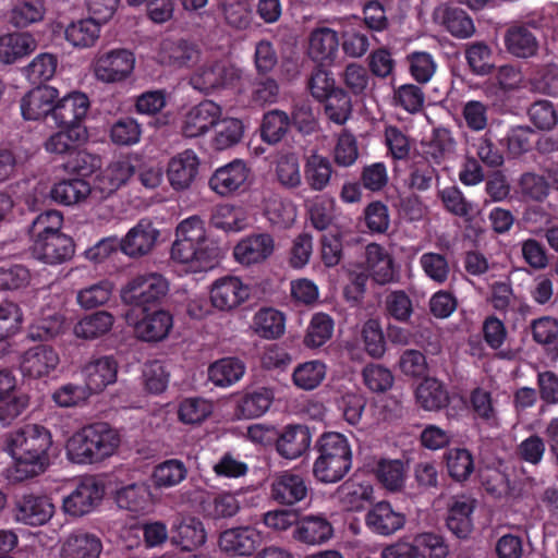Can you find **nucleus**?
<instances>
[{"label":"nucleus","instance_id":"obj_1","mask_svg":"<svg viewBox=\"0 0 558 558\" xmlns=\"http://www.w3.org/2000/svg\"><path fill=\"white\" fill-rule=\"evenodd\" d=\"M7 450L14 460V478L24 481L46 471L52 446L50 430L39 424H25L7 435Z\"/></svg>","mask_w":558,"mask_h":558},{"label":"nucleus","instance_id":"obj_2","mask_svg":"<svg viewBox=\"0 0 558 558\" xmlns=\"http://www.w3.org/2000/svg\"><path fill=\"white\" fill-rule=\"evenodd\" d=\"M317 457L313 474L322 483L340 482L352 468V450L348 438L337 432L322 434L315 442Z\"/></svg>","mask_w":558,"mask_h":558},{"label":"nucleus","instance_id":"obj_3","mask_svg":"<svg viewBox=\"0 0 558 558\" xmlns=\"http://www.w3.org/2000/svg\"><path fill=\"white\" fill-rule=\"evenodd\" d=\"M119 442V435L107 423H95L68 439L66 454L74 463L90 464L110 457Z\"/></svg>","mask_w":558,"mask_h":558},{"label":"nucleus","instance_id":"obj_4","mask_svg":"<svg viewBox=\"0 0 558 558\" xmlns=\"http://www.w3.org/2000/svg\"><path fill=\"white\" fill-rule=\"evenodd\" d=\"M169 290L168 281L157 272L132 278L121 290L122 301L131 306L149 310L157 307Z\"/></svg>","mask_w":558,"mask_h":558},{"label":"nucleus","instance_id":"obj_5","mask_svg":"<svg viewBox=\"0 0 558 558\" xmlns=\"http://www.w3.org/2000/svg\"><path fill=\"white\" fill-rule=\"evenodd\" d=\"M90 102L88 97L82 92H72L54 100L50 125L54 128H65L69 130L86 134L87 129L84 124Z\"/></svg>","mask_w":558,"mask_h":558},{"label":"nucleus","instance_id":"obj_6","mask_svg":"<svg viewBox=\"0 0 558 558\" xmlns=\"http://www.w3.org/2000/svg\"><path fill=\"white\" fill-rule=\"evenodd\" d=\"M242 74V70L233 64L214 62L197 69L190 77V84L194 89L209 94L218 88L234 87Z\"/></svg>","mask_w":558,"mask_h":558},{"label":"nucleus","instance_id":"obj_7","mask_svg":"<svg viewBox=\"0 0 558 558\" xmlns=\"http://www.w3.org/2000/svg\"><path fill=\"white\" fill-rule=\"evenodd\" d=\"M134 66V53L125 48H117L100 53L96 58L94 73L102 83H120L131 76Z\"/></svg>","mask_w":558,"mask_h":558},{"label":"nucleus","instance_id":"obj_8","mask_svg":"<svg viewBox=\"0 0 558 558\" xmlns=\"http://www.w3.org/2000/svg\"><path fill=\"white\" fill-rule=\"evenodd\" d=\"M104 495V486L94 476H87L82 478L75 488L63 497L62 507L69 515L83 517L100 504Z\"/></svg>","mask_w":558,"mask_h":558},{"label":"nucleus","instance_id":"obj_9","mask_svg":"<svg viewBox=\"0 0 558 558\" xmlns=\"http://www.w3.org/2000/svg\"><path fill=\"white\" fill-rule=\"evenodd\" d=\"M448 546L444 538L434 533H423L415 538V545L398 543L383 551V558H445Z\"/></svg>","mask_w":558,"mask_h":558},{"label":"nucleus","instance_id":"obj_10","mask_svg":"<svg viewBox=\"0 0 558 558\" xmlns=\"http://www.w3.org/2000/svg\"><path fill=\"white\" fill-rule=\"evenodd\" d=\"M171 257L179 263L190 264L194 270L203 271L217 264L219 247L198 245L177 236L171 247Z\"/></svg>","mask_w":558,"mask_h":558},{"label":"nucleus","instance_id":"obj_11","mask_svg":"<svg viewBox=\"0 0 558 558\" xmlns=\"http://www.w3.org/2000/svg\"><path fill=\"white\" fill-rule=\"evenodd\" d=\"M250 289L235 276L215 280L210 289V302L219 311L229 312L248 299Z\"/></svg>","mask_w":558,"mask_h":558},{"label":"nucleus","instance_id":"obj_12","mask_svg":"<svg viewBox=\"0 0 558 558\" xmlns=\"http://www.w3.org/2000/svg\"><path fill=\"white\" fill-rule=\"evenodd\" d=\"M59 90L52 86L43 85L31 89L21 99V113L25 120H44L50 125V118L54 100Z\"/></svg>","mask_w":558,"mask_h":558},{"label":"nucleus","instance_id":"obj_13","mask_svg":"<svg viewBox=\"0 0 558 558\" xmlns=\"http://www.w3.org/2000/svg\"><path fill=\"white\" fill-rule=\"evenodd\" d=\"M13 512L17 522L40 526L51 519L54 506L47 496L25 494L16 499Z\"/></svg>","mask_w":558,"mask_h":558},{"label":"nucleus","instance_id":"obj_14","mask_svg":"<svg viewBox=\"0 0 558 558\" xmlns=\"http://www.w3.org/2000/svg\"><path fill=\"white\" fill-rule=\"evenodd\" d=\"M222 114L221 107L213 100H203L193 106L185 114L182 133L185 137L194 138L207 133L216 126Z\"/></svg>","mask_w":558,"mask_h":558},{"label":"nucleus","instance_id":"obj_15","mask_svg":"<svg viewBox=\"0 0 558 558\" xmlns=\"http://www.w3.org/2000/svg\"><path fill=\"white\" fill-rule=\"evenodd\" d=\"M142 312V318L134 326L137 339L150 343L165 340L173 327L171 313L162 308H149Z\"/></svg>","mask_w":558,"mask_h":558},{"label":"nucleus","instance_id":"obj_16","mask_svg":"<svg viewBox=\"0 0 558 558\" xmlns=\"http://www.w3.org/2000/svg\"><path fill=\"white\" fill-rule=\"evenodd\" d=\"M59 363V354L51 345L39 344L23 353L20 367L24 376L37 379L49 376Z\"/></svg>","mask_w":558,"mask_h":558},{"label":"nucleus","instance_id":"obj_17","mask_svg":"<svg viewBox=\"0 0 558 558\" xmlns=\"http://www.w3.org/2000/svg\"><path fill=\"white\" fill-rule=\"evenodd\" d=\"M32 251L39 260L46 264L57 265L72 258L75 252V245L72 238L60 232L35 240L32 245Z\"/></svg>","mask_w":558,"mask_h":558},{"label":"nucleus","instance_id":"obj_18","mask_svg":"<svg viewBox=\"0 0 558 558\" xmlns=\"http://www.w3.org/2000/svg\"><path fill=\"white\" fill-rule=\"evenodd\" d=\"M251 169L243 160L235 159L219 167L210 177L209 187L220 196H229L239 191L247 181Z\"/></svg>","mask_w":558,"mask_h":558},{"label":"nucleus","instance_id":"obj_19","mask_svg":"<svg viewBox=\"0 0 558 558\" xmlns=\"http://www.w3.org/2000/svg\"><path fill=\"white\" fill-rule=\"evenodd\" d=\"M405 520V514L386 500L373 505L365 515L367 527L381 536H389L401 530Z\"/></svg>","mask_w":558,"mask_h":558},{"label":"nucleus","instance_id":"obj_20","mask_svg":"<svg viewBox=\"0 0 558 558\" xmlns=\"http://www.w3.org/2000/svg\"><path fill=\"white\" fill-rule=\"evenodd\" d=\"M308 487L305 478L292 471L279 473L270 486V497L280 505L292 506L307 497Z\"/></svg>","mask_w":558,"mask_h":558},{"label":"nucleus","instance_id":"obj_21","mask_svg":"<svg viewBox=\"0 0 558 558\" xmlns=\"http://www.w3.org/2000/svg\"><path fill=\"white\" fill-rule=\"evenodd\" d=\"M262 542L260 533L253 526L225 530L219 536V547L231 556H251Z\"/></svg>","mask_w":558,"mask_h":558},{"label":"nucleus","instance_id":"obj_22","mask_svg":"<svg viewBox=\"0 0 558 558\" xmlns=\"http://www.w3.org/2000/svg\"><path fill=\"white\" fill-rule=\"evenodd\" d=\"M159 236V230L148 219H141L120 242L121 251L130 257L146 255Z\"/></svg>","mask_w":558,"mask_h":558},{"label":"nucleus","instance_id":"obj_23","mask_svg":"<svg viewBox=\"0 0 558 558\" xmlns=\"http://www.w3.org/2000/svg\"><path fill=\"white\" fill-rule=\"evenodd\" d=\"M199 160L192 149H185L168 162L167 178L171 187L183 191L191 186L198 173Z\"/></svg>","mask_w":558,"mask_h":558},{"label":"nucleus","instance_id":"obj_24","mask_svg":"<svg viewBox=\"0 0 558 558\" xmlns=\"http://www.w3.org/2000/svg\"><path fill=\"white\" fill-rule=\"evenodd\" d=\"M275 241L268 233H257L242 239L233 248V256L242 265L266 260L274 252Z\"/></svg>","mask_w":558,"mask_h":558},{"label":"nucleus","instance_id":"obj_25","mask_svg":"<svg viewBox=\"0 0 558 558\" xmlns=\"http://www.w3.org/2000/svg\"><path fill=\"white\" fill-rule=\"evenodd\" d=\"M366 263L373 280L380 286L398 282L400 275L392 256L377 243L366 246Z\"/></svg>","mask_w":558,"mask_h":558},{"label":"nucleus","instance_id":"obj_26","mask_svg":"<svg viewBox=\"0 0 558 558\" xmlns=\"http://www.w3.org/2000/svg\"><path fill=\"white\" fill-rule=\"evenodd\" d=\"M475 507L476 500L466 496L454 497L450 502L446 525L458 538L464 539L471 534Z\"/></svg>","mask_w":558,"mask_h":558},{"label":"nucleus","instance_id":"obj_27","mask_svg":"<svg viewBox=\"0 0 558 558\" xmlns=\"http://www.w3.org/2000/svg\"><path fill=\"white\" fill-rule=\"evenodd\" d=\"M83 374L88 390L93 393H98L107 386L116 383L118 362L111 355L93 359L84 366Z\"/></svg>","mask_w":558,"mask_h":558},{"label":"nucleus","instance_id":"obj_28","mask_svg":"<svg viewBox=\"0 0 558 558\" xmlns=\"http://www.w3.org/2000/svg\"><path fill=\"white\" fill-rule=\"evenodd\" d=\"M311 441L312 435L306 425H288L276 440V450L282 458L293 460L306 452Z\"/></svg>","mask_w":558,"mask_h":558},{"label":"nucleus","instance_id":"obj_29","mask_svg":"<svg viewBox=\"0 0 558 558\" xmlns=\"http://www.w3.org/2000/svg\"><path fill=\"white\" fill-rule=\"evenodd\" d=\"M104 545L101 538L90 532L75 531L62 543L61 558H100Z\"/></svg>","mask_w":558,"mask_h":558},{"label":"nucleus","instance_id":"obj_30","mask_svg":"<svg viewBox=\"0 0 558 558\" xmlns=\"http://www.w3.org/2000/svg\"><path fill=\"white\" fill-rule=\"evenodd\" d=\"M339 50L338 33L329 27L312 31L308 41L310 58L322 65L331 64Z\"/></svg>","mask_w":558,"mask_h":558},{"label":"nucleus","instance_id":"obj_31","mask_svg":"<svg viewBox=\"0 0 558 558\" xmlns=\"http://www.w3.org/2000/svg\"><path fill=\"white\" fill-rule=\"evenodd\" d=\"M333 536L332 524L323 514L304 515L294 527L293 537L308 545H322Z\"/></svg>","mask_w":558,"mask_h":558},{"label":"nucleus","instance_id":"obj_32","mask_svg":"<svg viewBox=\"0 0 558 558\" xmlns=\"http://www.w3.org/2000/svg\"><path fill=\"white\" fill-rule=\"evenodd\" d=\"M170 541L182 550L192 551L196 549L206 541V532L203 522L194 517L182 518L178 523L172 525Z\"/></svg>","mask_w":558,"mask_h":558},{"label":"nucleus","instance_id":"obj_33","mask_svg":"<svg viewBox=\"0 0 558 558\" xmlns=\"http://www.w3.org/2000/svg\"><path fill=\"white\" fill-rule=\"evenodd\" d=\"M37 40L29 33H10L0 36V62L13 64L33 53Z\"/></svg>","mask_w":558,"mask_h":558},{"label":"nucleus","instance_id":"obj_34","mask_svg":"<svg viewBox=\"0 0 558 558\" xmlns=\"http://www.w3.org/2000/svg\"><path fill=\"white\" fill-rule=\"evenodd\" d=\"M333 168L329 158L316 153L305 159L303 175L305 183L312 191L322 192L330 183Z\"/></svg>","mask_w":558,"mask_h":558},{"label":"nucleus","instance_id":"obj_35","mask_svg":"<svg viewBox=\"0 0 558 558\" xmlns=\"http://www.w3.org/2000/svg\"><path fill=\"white\" fill-rule=\"evenodd\" d=\"M101 21L93 15L71 22L65 31V39L76 48L93 47L100 36Z\"/></svg>","mask_w":558,"mask_h":558},{"label":"nucleus","instance_id":"obj_36","mask_svg":"<svg viewBox=\"0 0 558 558\" xmlns=\"http://www.w3.org/2000/svg\"><path fill=\"white\" fill-rule=\"evenodd\" d=\"M245 364L238 357L220 359L208 367V378L217 387H230L245 373Z\"/></svg>","mask_w":558,"mask_h":558},{"label":"nucleus","instance_id":"obj_37","mask_svg":"<svg viewBox=\"0 0 558 558\" xmlns=\"http://www.w3.org/2000/svg\"><path fill=\"white\" fill-rule=\"evenodd\" d=\"M444 461L450 478L457 483H463L474 472V458L466 448H449L444 453Z\"/></svg>","mask_w":558,"mask_h":558},{"label":"nucleus","instance_id":"obj_38","mask_svg":"<svg viewBox=\"0 0 558 558\" xmlns=\"http://www.w3.org/2000/svg\"><path fill=\"white\" fill-rule=\"evenodd\" d=\"M90 191V184L86 180L69 178L54 183L50 196L61 205L71 206L84 201Z\"/></svg>","mask_w":558,"mask_h":558},{"label":"nucleus","instance_id":"obj_39","mask_svg":"<svg viewBox=\"0 0 558 558\" xmlns=\"http://www.w3.org/2000/svg\"><path fill=\"white\" fill-rule=\"evenodd\" d=\"M327 366L320 360L300 363L292 373L293 385L304 391L318 388L326 378Z\"/></svg>","mask_w":558,"mask_h":558},{"label":"nucleus","instance_id":"obj_40","mask_svg":"<svg viewBox=\"0 0 558 558\" xmlns=\"http://www.w3.org/2000/svg\"><path fill=\"white\" fill-rule=\"evenodd\" d=\"M507 50L518 58H529L537 51L538 43L535 35L526 26H512L505 36Z\"/></svg>","mask_w":558,"mask_h":558},{"label":"nucleus","instance_id":"obj_41","mask_svg":"<svg viewBox=\"0 0 558 558\" xmlns=\"http://www.w3.org/2000/svg\"><path fill=\"white\" fill-rule=\"evenodd\" d=\"M254 331L264 339H277L286 329L284 315L272 307L260 308L253 318Z\"/></svg>","mask_w":558,"mask_h":558},{"label":"nucleus","instance_id":"obj_42","mask_svg":"<svg viewBox=\"0 0 558 558\" xmlns=\"http://www.w3.org/2000/svg\"><path fill=\"white\" fill-rule=\"evenodd\" d=\"M113 322L109 312L98 311L82 317L74 326V333L82 339H96L109 332Z\"/></svg>","mask_w":558,"mask_h":558},{"label":"nucleus","instance_id":"obj_43","mask_svg":"<svg viewBox=\"0 0 558 558\" xmlns=\"http://www.w3.org/2000/svg\"><path fill=\"white\" fill-rule=\"evenodd\" d=\"M319 102L324 104V111L328 120L338 125H343L352 114L351 97L341 87H338L326 98H322Z\"/></svg>","mask_w":558,"mask_h":558},{"label":"nucleus","instance_id":"obj_44","mask_svg":"<svg viewBox=\"0 0 558 558\" xmlns=\"http://www.w3.org/2000/svg\"><path fill=\"white\" fill-rule=\"evenodd\" d=\"M199 57L197 45L185 39L163 45V58L167 64L175 68L192 66Z\"/></svg>","mask_w":558,"mask_h":558},{"label":"nucleus","instance_id":"obj_45","mask_svg":"<svg viewBox=\"0 0 558 558\" xmlns=\"http://www.w3.org/2000/svg\"><path fill=\"white\" fill-rule=\"evenodd\" d=\"M375 474L383 487L389 492H400L405 484V468L401 460L380 459Z\"/></svg>","mask_w":558,"mask_h":558},{"label":"nucleus","instance_id":"obj_46","mask_svg":"<svg viewBox=\"0 0 558 558\" xmlns=\"http://www.w3.org/2000/svg\"><path fill=\"white\" fill-rule=\"evenodd\" d=\"M64 318L59 313H43L28 327L27 338L33 341H49L63 331Z\"/></svg>","mask_w":558,"mask_h":558},{"label":"nucleus","instance_id":"obj_47","mask_svg":"<svg viewBox=\"0 0 558 558\" xmlns=\"http://www.w3.org/2000/svg\"><path fill=\"white\" fill-rule=\"evenodd\" d=\"M274 400L272 390L260 388L244 395L238 404V412L244 418L262 416L271 405Z\"/></svg>","mask_w":558,"mask_h":558},{"label":"nucleus","instance_id":"obj_48","mask_svg":"<svg viewBox=\"0 0 558 558\" xmlns=\"http://www.w3.org/2000/svg\"><path fill=\"white\" fill-rule=\"evenodd\" d=\"M465 59L471 72L475 75L485 76L495 69L493 51L483 41L469 44L465 49Z\"/></svg>","mask_w":558,"mask_h":558},{"label":"nucleus","instance_id":"obj_49","mask_svg":"<svg viewBox=\"0 0 558 558\" xmlns=\"http://www.w3.org/2000/svg\"><path fill=\"white\" fill-rule=\"evenodd\" d=\"M420 405L427 411H437L447 407L449 396L440 381L425 379L416 389Z\"/></svg>","mask_w":558,"mask_h":558},{"label":"nucleus","instance_id":"obj_50","mask_svg":"<svg viewBox=\"0 0 558 558\" xmlns=\"http://www.w3.org/2000/svg\"><path fill=\"white\" fill-rule=\"evenodd\" d=\"M187 475L185 464L178 459L166 460L155 466L153 483L157 488H169L179 485Z\"/></svg>","mask_w":558,"mask_h":558},{"label":"nucleus","instance_id":"obj_51","mask_svg":"<svg viewBox=\"0 0 558 558\" xmlns=\"http://www.w3.org/2000/svg\"><path fill=\"white\" fill-rule=\"evenodd\" d=\"M291 125L290 117L281 110H271L264 114L260 126V135L268 144L279 143L287 134Z\"/></svg>","mask_w":558,"mask_h":558},{"label":"nucleus","instance_id":"obj_52","mask_svg":"<svg viewBox=\"0 0 558 558\" xmlns=\"http://www.w3.org/2000/svg\"><path fill=\"white\" fill-rule=\"evenodd\" d=\"M533 340L547 347L554 357L558 356V320L549 316H543L531 323Z\"/></svg>","mask_w":558,"mask_h":558},{"label":"nucleus","instance_id":"obj_53","mask_svg":"<svg viewBox=\"0 0 558 558\" xmlns=\"http://www.w3.org/2000/svg\"><path fill=\"white\" fill-rule=\"evenodd\" d=\"M333 319L325 313L313 315L304 337V344L307 348L316 349L324 345L332 336Z\"/></svg>","mask_w":558,"mask_h":558},{"label":"nucleus","instance_id":"obj_54","mask_svg":"<svg viewBox=\"0 0 558 558\" xmlns=\"http://www.w3.org/2000/svg\"><path fill=\"white\" fill-rule=\"evenodd\" d=\"M58 131L52 133L45 142L44 147L49 154H71L78 144L87 138L86 134L80 133L65 128H57Z\"/></svg>","mask_w":558,"mask_h":558},{"label":"nucleus","instance_id":"obj_55","mask_svg":"<svg viewBox=\"0 0 558 558\" xmlns=\"http://www.w3.org/2000/svg\"><path fill=\"white\" fill-rule=\"evenodd\" d=\"M385 313L388 318L408 324L413 315V303L403 290H393L385 296Z\"/></svg>","mask_w":558,"mask_h":558},{"label":"nucleus","instance_id":"obj_56","mask_svg":"<svg viewBox=\"0 0 558 558\" xmlns=\"http://www.w3.org/2000/svg\"><path fill=\"white\" fill-rule=\"evenodd\" d=\"M227 24L235 29H246L253 21V11L248 0H221Z\"/></svg>","mask_w":558,"mask_h":558},{"label":"nucleus","instance_id":"obj_57","mask_svg":"<svg viewBox=\"0 0 558 558\" xmlns=\"http://www.w3.org/2000/svg\"><path fill=\"white\" fill-rule=\"evenodd\" d=\"M362 342L365 352L373 359H380L387 350L386 337L380 323L377 319H368L364 323L361 331Z\"/></svg>","mask_w":558,"mask_h":558},{"label":"nucleus","instance_id":"obj_58","mask_svg":"<svg viewBox=\"0 0 558 558\" xmlns=\"http://www.w3.org/2000/svg\"><path fill=\"white\" fill-rule=\"evenodd\" d=\"M210 226L226 232H238L245 228L246 220L241 208L231 205L218 206L210 217Z\"/></svg>","mask_w":558,"mask_h":558},{"label":"nucleus","instance_id":"obj_59","mask_svg":"<svg viewBox=\"0 0 558 558\" xmlns=\"http://www.w3.org/2000/svg\"><path fill=\"white\" fill-rule=\"evenodd\" d=\"M213 413V404L204 398L183 399L178 409V417L184 424H201Z\"/></svg>","mask_w":558,"mask_h":558},{"label":"nucleus","instance_id":"obj_60","mask_svg":"<svg viewBox=\"0 0 558 558\" xmlns=\"http://www.w3.org/2000/svg\"><path fill=\"white\" fill-rule=\"evenodd\" d=\"M425 93L415 84H402L393 89V104L411 114L424 109Z\"/></svg>","mask_w":558,"mask_h":558},{"label":"nucleus","instance_id":"obj_61","mask_svg":"<svg viewBox=\"0 0 558 558\" xmlns=\"http://www.w3.org/2000/svg\"><path fill=\"white\" fill-rule=\"evenodd\" d=\"M57 65L58 60L54 54L40 53L25 68V74L32 84L43 86L53 77Z\"/></svg>","mask_w":558,"mask_h":558},{"label":"nucleus","instance_id":"obj_62","mask_svg":"<svg viewBox=\"0 0 558 558\" xmlns=\"http://www.w3.org/2000/svg\"><path fill=\"white\" fill-rule=\"evenodd\" d=\"M442 19L445 27L454 37L468 38L475 31L472 19L460 8L447 7Z\"/></svg>","mask_w":558,"mask_h":558},{"label":"nucleus","instance_id":"obj_63","mask_svg":"<svg viewBox=\"0 0 558 558\" xmlns=\"http://www.w3.org/2000/svg\"><path fill=\"white\" fill-rule=\"evenodd\" d=\"M409 72L418 84L428 83L436 72L437 63L426 51H413L407 57Z\"/></svg>","mask_w":558,"mask_h":558},{"label":"nucleus","instance_id":"obj_64","mask_svg":"<svg viewBox=\"0 0 558 558\" xmlns=\"http://www.w3.org/2000/svg\"><path fill=\"white\" fill-rule=\"evenodd\" d=\"M438 179L435 167L427 159L414 161L410 167L408 185L410 189L424 192L429 190Z\"/></svg>","mask_w":558,"mask_h":558}]
</instances>
